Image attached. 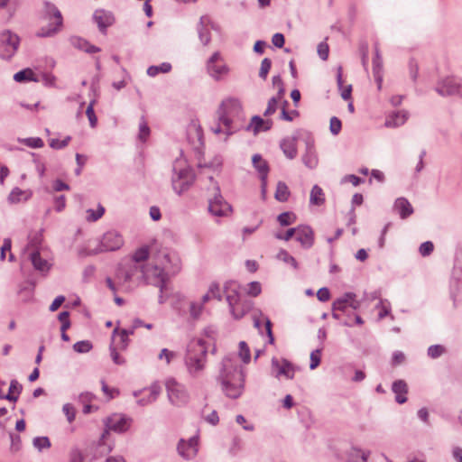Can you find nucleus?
Segmentation results:
<instances>
[{"label": "nucleus", "mask_w": 462, "mask_h": 462, "mask_svg": "<svg viewBox=\"0 0 462 462\" xmlns=\"http://www.w3.org/2000/svg\"><path fill=\"white\" fill-rule=\"evenodd\" d=\"M188 141L192 145L193 149L198 152H200L201 148L203 147V132L200 125L192 122L188 126Z\"/></svg>", "instance_id": "f3484780"}, {"label": "nucleus", "mask_w": 462, "mask_h": 462, "mask_svg": "<svg viewBox=\"0 0 462 462\" xmlns=\"http://www.w3.org/2000/svg\"><path fill=\"white\" fill-rule=\"evenodd\" d=\"M110 356L116 365H124L125 360L118 353V347L114 345H110Z\"/></svg>", "instance_id": "6e6d98bb"}, {"label": "nucleus", "mask_w": 462, "mask_h": 462, "mask_svg": "<svg viewBox=\"0 0 462 462\" xmlns=\"http://www.w3.org/2000/svg\"><path fill=\"white\" fill-rule=\"evenodd\" d=\"M283 97H279V96L272 97L267 104V107L263 112L264 116H270L275 113L278 107V104L282 102Z\"/></svg>", "instance_id": "c03bdc74"}, {"label": "nucleus", "mask_w": 462, "mask_h": 462, "mask_svg": "<svg viewBox=\"0 0 462 462\" xmlns=\"http://www.w3.org/2000/svg\"><path fill=\"white\" fill-rule=\"evenodd\" d=\"M427 352L430 358L436 359L445 354L446 348L442 345H432L429 346Z\"/></svg>", "instance_id": "3c124183"}, {"label": "nucleus", "mask_w": 462, "mask_h": 462, "mask_svg": "<svg viewBox=\"0 0 462 462\" xmlns=\"http://www.w3.org/2000/svg\"><path fill=\"white\" fill-rule=\"evenodd\" d=\"M407 116L404 112L396 113L391 120L386 122L387 126H399L405 123Z\"/></svg>", "instance_id": "8fccbe9b"}, {"label": "nucleus", "mask_w": 462, "mask_h": 462, "mask_svg": "<svg viewBox=\"0 0 462 462\" xmlns=\"http://www.w3.org/2000/svg\"><path fill=\"white\" fill-rule=\"evenodd\" d=\"M173 189L176 192L181 193L193 183L194 173L184 158L176 159L173 164Z\"/></svg>", "instance_id": "0eeeda50"}, {"label": "nucleus", "mask_w": 462, "mask_h": 462, "mask_svg": "<svg viewBox=\"0 0 462 462\" xmlns=\"http://www.w3.org/2000/svg\"><path fill=\"white\" fill-rule=\"evenodd\" d=\"M219 380L225 394L232 399L238 398L245 387V373L233 356H226L222 361Z\"/></svg>", "instance_id": "f257e3e1"}, {"label": "nucleus", "mask_w": 462, "mask_h": 462, "mask_svg": "<svg viewBox=\"0 0 462 462\" xmlns=\"http://www.w3.org/2000/svg\"><path fill=\"white\" fill-rule=\"evenodd\" d=\"M272 121L267 119L263 120L260 116H254L252 117L250 124L247 126L248 131H252L254 134H257L262 131H267L272 127Z\"/></svg>", "instance_id": "4be33fe9"}, {"label": "nucleus", "mask_w": 462, "mask_h": 462, "mask_svg": "<svg viewBox=\"0 0 462 462\" xmlns=\"http://www.w3.org/2000/svg\"><path fill=\"white\" fill-rule=\"evenodd\" d=\"M105 213V208L101 204H97L95 209L88 208L86 210V219L89 222H95L99 219Z\"/></svg>", "instance_id": "4c0bfd02"}, {"label": "nucleus", "mask_w": 462, "mask_h": 462, "mask_svg": "<svg viewBox=\"0 0 462 462\" xmlns=\"http://www.w3.org/2000/svg\"><path fill=\"white\" fill-rule=\"evenodd\" d=\"M342 76H343L342 67H338L337 74V86L341 91V97L345 100H349L351 98L352 86L347 85L346 87H343Z\"/></svg>", "instance_id": "c85d7f7f"}, {"label": "nucleus", "mask_w": 462, "mask_h": 462, "mask_svg": "<svg viewBox=\"0 0 462 462\" xmlns=\"http://www.w3.org/2000/svg\"><path fill=\"white\" fill-rule=\"evenodd\" d=\"M228 68L222 60L218 52H215L208 62V71L216 80L222 79L228 73Z\"/></svg>", "instance_id": "2eb2a0df"}, {"label": "nucleus", "mask_w": 462, "mask_h": 462, "mask_svg": "<svg viewBox=\"0 0 462 462\" xmlns=\"http://www.w3.org/2000/svg\"><path fill=\"white\" fill-rule=\"evenodd\" d=\"M165 388L169 402L178 407L184 406L189 400V394L186 387L174 378L165 381Z\"/></svg>", "instance_id": "9b49d317"}, {"label": "nucleus", "mask_w": 462, "mask_h": 462, "mask_svg": "<svg viewBox=\"0 0 462 462\" xmlns=\"http://www.w3.org/2000/svg\"><path fill=\"white\" fill-rule=\"evenodd\" d=\"M94 19L102 30L111 25L113 23L111 14L104 10H97L94 14Z\"/></svg>", "instance_id": "bb28decb"}, {"label": "nucleus", "mask_w": 462, "mask_h": 462, "mask_svg": "<svg viewBox=\"0 0 462 462\" xmlns=\"http://www.w3.org/2000/svg\"><path fill=\"white\" fill-rule=\"evenodd\" d=\"M73 349L77 353L85 354L92 349V344L88 340L78 341L73 345Z\"/></svg>", "instance_id": "de8ad7c7"}, {"label": "nucleus", "mask_w": 462, "mask_h": 462, "mask_svg": "<svg viewBox=\"0 0 462 462\" xmlns=\"http://www.w3.org/2000/svg\"><path fill=\"white\" fill-rule=\"evenodd\" d=\"M142 275L143 276V282L159 287L161 293H162L169 276L163 269L152 263V257L147 263L143 264Z\"/></svg>", "instance_id": "9d476101"}, {"label": "nucleus", "mask_w": 462, "mask_h": 462, "mask_svg": "<svg viewBox=\"0 0 462 462\" xmlns=\"http://www.w3.org/2000/svg\"><path fill=\"white\" fill-rule=\"evenodd\" d=\"M21 391L22 385L16 380H12L10 383L8 393L5 395V399L11 402H16Z\"/></svg>", "instance_id": "473e14b6"}, {"label": "nucleus", "mask_w": 462, "mask_h": 462, "mask_svg": "<svg viewBox=\"0 0 462 462\" xmlns=\"http://www.w3.org/2000/svg\"><path fill=\"white\" fill-rule=\"evenodd\" d=\"M150 134V129L147 125V123L144 120H142V122L139 125V139L143 142H144Z\"/></svg>", "instance_id": "774afa93"}, {"label": "nucleus", "mask_w": 462, "mask_h": 462, "mask_svg": "<svg viewBox=\"0 0 462 462\" xmlns=\"http://www.w3.org/2000/svg\"><path fill=\"white\" fill-rule=\"evenodd\" d=\"M14 79L16 82L37 81L34 72L31 69H25L14 74Z\"/></svg>", "instance_id": "f704fd0d"}, {"label": "nucleus", "mask_w": 462, "mask_h": 462, "mask_svg": "<svg viewBox=\"0 0 462 462\" xmlns=\"http://www.w3.org/2000/svg\"><path fill=\"white\" fill-rule=\"evenodd\" d=\"M281 148L284 154L290 159L294 158L297 154L296 140L294 138L289 137L283 139L281 143Z\"/></svg>", "instance_id": "cd10ccee"}, {"label": "nucleus", "mask_w": 462, "mask_h": 462, "mask_svg": "<svg viewBox=\"0 0 462 462\" xmlns=\"http://www.w3.org/2000/svg\"><path fill=\"white\" fill-rule=\"evenodd\" d=\"M143 264H137L128 260L119 264L116 279L121 284L139 285L143 282Z\"/></svg>", "instance_id": "6e6552de"}, {"label": "nucleus", "mask_w": 462, "mask_h": 462, "mask_svg": "<svg viewBox=\"0 0 462 462\" xmlns=\"http://www.w3.org/2000/svg\"><path fill=\"white\" fill-rule=\"evenodd\" d=\"M289 106L288 101L283 100L282 106L281 108V116L280 118L288 122L293 121L296 117H298L299 113L297 110L287 111L286 107Z\"/></svg>", "instance_id": "ea45409f"}, {"label": "nucleus", "mask_w": 462, "mask_h": 462, "mask_svg": "<svg viewBox=\"0 0 462 462\" xmlns=\"http://www.w3.org/2000/svg\"><path fill=\"white\" fill-rule=\"evenodd\" d=\"M393 211L398 213L401 218L404 219L413 213L411 204H395Z\"/></svg>", "instance_id": "79ce46f5"}, {"label": "nucleus", "mask_w": 462, "mask_h": 462, "mask_svg": "<svg viewBox=\"0 0 462 462\" xmlns=\"http://www.w3.org/2000/svg\"><path fill=\"white\" fill-rule=\"evenodd\" d=\"M97 244V247L89 249V254H97L103 252L118 250L124 245V238L118 231L109 230L102 236Z\"/></svg>", "instance_id": "f8f14e48"}, {"label": "nucleus", "mask_w": 462, "mask_h": 462, "mask_svg": "<svg viewBox=\"0 0 462 462\" xmlns=\"http://www.w3.org/2000/svg\"><path fill=\"white\" fill-rule=\"evenodd\" d=\"M178 453L185 459L193 458L199 451V437L193 436L189 440L180 439L177 446Z\"/></svg>", "instance_id": "dca6fc26"}, {"label": "nucleus", "mask_w": 462, "mask_h": 462, "mask_svg": "<svg viewBox=\"0 0 462 462\" xmlns=\"http://www.w3.org/2000/svg\"><path fill=\"white\" fill-rule=\"evenodd\" d=\"M31 191L30 190H23L19 188H15L10 193V201L11 202H21L26 201L31 199Z\"/></svg>", "instance_id": "2f4dec72"}, {"label": "nucleus", "mask_w": 462, "mask_h": 462, "mask_svg": "<svg viewBox=\"0 0 462 462\" xmlns=\"http://www.w3.org/2000/svg\"><path fill=\"white\" fill-rule=\"evenodd\" d=\"M19 142L31 148H42L44 145L43 141L39 137L20 139Z\"/></svg>", "instance_id": "603ef678"}, {"label": "nucleus", "mask_w": 462, "mask_h": 462, "mask_svg": "<svg viewBox=\"0 0 462 462\" xmlns=\"http://www.w3.org/2000/svg\"><path fill=\"white\" fill-rule=\"evenodd\" d=\"M27 257L31 261L34 270L43 275H46L52 266L51 263L41 256L39 250L29 252Z\"/></svg>", "instance_id": "a211bd4d"}, {"label": "nucleus", "mask_w": 462, "mask_h": 462, "mask_svg": "<svg viewBox=\"0 0 462 462\" xmlns=\"http://www.w3.org/2000/svg\"><path fill=\"white\" fill-rule=\"evenodd\" d=\"M218 121L225 127L227 135L236 130V124L244 118V109L241 101L236 97L223 99L217 111Z\"/></svg>", "instance_id": "7ed1b4c3"}, {"label": "nucleus", "mask_w": 462, "mask_h": 462, "mask_svg": "<svg viewBox=\"0 0 462 462\" xmlns=\"http://www.w3.org/2000/svg\"><path fill=\"white\" fill-rule=\"evenodd\" d=\"M206 303L201 300H194L189 302V315L193 319H198L200 318L203 310L204 305Z\"/></svg>", "instance_id": "7c9ffc66"}, {"label": "nucleus", "mask_w": 462, "mask_h": 462, "mask_svg": "<svg viewBox=\"0 0 462 462\" xmlns=\"http://www.w3.org/2000/svg\"><path fill=\"white\" fill-rule=\"evenodd\" d=\"M69 141H70L69 136H67L63 140L53 138V139L50 140V146L53 149H62L69 144Z\"/></svg>", "instance_id": "680f3d73"}, {"label": "nucleus", "mask_w": 462, "mask_h": 462, "mask_svg": "<svg viewBox=\"0 0 462 462\" xmlns=\"http://www.w3.org/2000/svg\"><path fill=\"white\" fill-rule=\"evenodd\" d=\"M290 191L287 185L284 182H278L275 191V199L279 201L288 200Z\"/></svg>", "instance_id": "a19ab883"}, {"label": "nucleus", "mask_w": 462, "mask_h": 462, "mask_svg": "<svg viewBox=\"0 0 462 462\" xmlns=\"http://www.w3.org/2000/svg\"><path fill=\"white\" fill-rule=\"evenodd\" d=\"M334 309L336 310H339L341 312H346L349 306L346 300V293H345L341 298H338L333 302Z\"/></svg>", "instance_id": "864d4df0"}, {"label": "nucleus", "mask_w": 462, "mask_h": 462, "mask_svg": "<svg viewBox=\"0 0 462 462\" xmlns=\"http://www.w3.org/2000/svg\"><path fill=\"white\" fill-rule=\"evenodd\" d=\"M105 430L101 434L97 443L95 445V452L91 460L99 458L114 448V443L107 440L110 431L118 434L126 432L133 424V419L123 413H113L103 420Z\"/></svg>", "instance_id": "f03ea898"}, {"label": "nucleus", "mask_w": 462, "mask_h": 462, "mask_svg": "<svg viewBox=\"0 0 462 462\" xmlns=\"http://www.w3.org/2000/svg\"><path fill=\"white\" fill-rule=\"evenodd\" d=\"M392 390L395 394V401L398 403L402 404L407 401L406 394L408 393V386L403 380L393 382Z\"/></svg>", "instance_id": "b1692460"}, {"label": "nucleus", "mask_w": 462, "mask_h": 462, "mask_svg": "<svg viewBox=\"0 0 462 462\" xmlns=\"http://www.w3.org/2000/svg\"><path fill=\"white\" fill-rule=\"evenodd\" d=\"M149 394L145 397L140 398L137 403L141 406H145L154 402L162 392V387L158 383H153L148 389Z\"/></svg>", "instance_id": "393cba45"}, {"label": "nucleus", "mask_w": 462, "mask_h": 462, "mask_svg": "<svg viewBox=\"0 0 462 462\" xmlns=\"http://www.w3.org/2000/svg\"><path fill=\"white\" fill-rule=\"evenodd\" d=\"M276 259L282 261L287 264H290L293 269H298V263L296 259L291 256L286 250L281 249L277 255Z\"/></svg>", "instance_id": "e433bc0d"}, {"label": "nucleus", "mask_w": 462, "mask_h": 462, "mask_svg": "<svg viewBox=\"0 0 462 462\" xmlns=\"http://www.w3.org/2000/svg\"><path fill=\"white\" fill-rule=\"evenodd\" d=\"M151 257L152 263L163 269L168 276L175 274L180 270V259L178 254L171 248L160 247L152 253Z\"/></svg>", "instance_id": "423d86ee"}, {"label": "nucleus", "mask_w": 462, "mask_h": 462, "mask_svg": "<svg viewBox=\"0 0 462 462\" xmlns=\"http://www.w3.org/2000/svg\"><path fill=\"white\" fill-rule=\"evenodd\" d=\"M150 260L149 258V251L148 248L145 246L140 247L137 249L132 255L131 259L129 261L134 262L137 264H145L144 262L146 260Z\"/></svg>", "instance_id": "72a5a7b5"}, {"label": "nucleus", "mask_w": 462, "mask_h": 462, "mask_svg": "<svg viewBox=\"0 0 462 462\" xmlns=\"http://www.w3.org/2000/svg\"><path fill=\"white\" fill-rule=\"evenodd\" d=\"M47 15L44 21L48 22L47 25H42L36 35L39 37H51L57 33L62 26V16L60 12L54 5L46 4Z\"/></svg>", "instance_id": "1a4fd4ad"}, {"label": "nucleus", "mask_w": 462, "mask_h": 462, "mask_svg": "<svg viewBox=\"0 0 462 462\" xmlns=\"http://www.w3.org/2000/svg\"><path fill=\"white\" fill-rule=\"evenodd\" d=\"M177 354L173 351H171L167 348H162L158 356L160 360H165L166 364L169 365L175 357Z\"/></svg>", "instance_id": "4d7b16f0"}, {"label": "nucleus", "mask_w": 462, "mask_h": 462, "mask_svg": "<svg viewBox=\"0 0 462 462\" xmlns=\"http://www.w3.org/2000/svg\"><path fill=\"white\" fill-rule=\"evenodd\" d=\"M41 244V238L38 235H36L34 237L30 238V241L25 248V254H29V252L39 250L38 246Z\"/></svg>", "instance_id": "0e129e2a"}, {"label": "nucleus", "mask_w": 462, "mask_h": 462, "mask_svg": "<svg viewBox=\"0 0 462 462\" xmlns=\"http://www.w3.org/2000/svg\"><path fill=\"white\" fill-rule=\"evenodd\" d=\"M296 240L305 248H310L314 244V232L309 226H297Z\"/></svg>", "instance_id": "6ab92c4d"}, {"label": "nucleus", "mask_w": 462, "mask_h": 462, "mask_svg": "<svg viewBox=\"0 0 462 462\" xmlns=\"http://www.w3.org/2000/svg\"><path fill=\"white\" fill-rule=\"evenodd\" d=\"M375 309L378 310V319L381 320L386 316H390L391 319H394L393 315L391 314V303L387 300H380L376 304Z\"/></svg>", "instance_id": "c756f323"}, {"label": "nucleus", "mask_w": 462, "mask_h": 462, "mask_svg": "<svg viewBox=\"0 0 462 462\" xmlns=\"http://www.w3.org/2000/svg\"><path fill=\"white\" fill-rule=\"evenodd\" d=\"M58 318L59 320L61 322L60 331L65 332L70 327L69 311L60 312Z\"/></svg>", "instance_id": "052dcab7"}, {"label": "nucleus", "mask_w": 462, "mask_h": 462, "mask_svg": "<svg viewBox=\"0 0 462 462\" xmlns=\"http://www.w3.org/2000/svg\"><path fill=\"white\" fill-rule=\"evenodd\" d=\"M19 37L6 30L0 33V56L3 59H10L17 51L19 47Z\"/></svg>", "instance_id": "ddd939ff"}, {"label": "nucleus", "mask_w": 462, "mask_h": 462, "mask_svg": "<svg viewBox=\"0 0 462 462\" xmlns=\"http://www.w3.org/2000/svg\"><path fill=\"white\" fill-rule=\"evenodd\" d=\"M73 44L76 48L82 50L88 53H95V52L99 51V48L90 44L89 42H88L87 41H85L83 39H79V38L74 39Z\"/></svg>", "instance_id": "c9c22d12"}, {"label": "nucleus", "mask_w": 462, "mask_h": 462, "mask_svg": "<svg viewBox=\"0 0 462 462\" xmlns=\"http://www.w3.org/2000/svg\"><path fill=\"white\" fill-rule=\"evenodd\" d=\"M277 220L282 226H287L295 223L296 216L292 212H283L277 217Z\"/></svg>", "instance_id": "37998d69"}, {"label": "nucleus", "mask_w": 462, "mask_h": 462, "mask_svg": "<svg viewBox=\"0 0 462 462\" xmlns=\"http://www.w3.org/2000/svg\"><path fill=\"white\" fill-rule=\"evenodd\" d=\"M320 356H321V349H316V350H313L311 353H310V368L311 370H314L315 368H317L319 364H320Z\"/></svg>", "instance_id": "5fc2aeb1"}, {"label": "nucleus", "mask_w": 462, "mask_h": 462, "mask_svg": "<svg viewBox=\"0 0 462 462\" xmlns=\"http://www.w3.org/2000/svg\"><path fill=\"white\" fill-rule=\"evenodd\" d=\"M239 357L245 364H247L251 360V353L247 344L245 341L239 342Z\"/></svg>", "instance_id": "49530a36"}, {"label": "nucleus", "mask_w": 462, "mask_h": 462, "mask_svg": "<svg viewBox=\"0 0 462 462\" xmlns=\"http://www.w3.org/2000/svg\"><path fill=\"white\" fill-rule=\"evenodd\" d=\"M271 66H272V61L270 59L268 58H264L262 62H261V68H260V71H259V76L265 79L270 69H271Z\"/></svg>", "instance_id": "bf43d9fd"}, {"label": "nucleus", "mask_w": 462, "mask_h": 462, "mask_svg": "<svg viewBox=\"0 0 462 462\" xmlns=\"http://www.w3.org/2000/svg\"><path fill=\"white\" fill-rule=\"evenodd\" d=\"M171 69V65L168 62H163L158 66H151L147 69V74L151 77H155L160 73H168Z\"/></svg>", "instance_id": "58836bf2"}, {"label": "nucleus", "mask_w": 462, "mask_h": 462, "mask_svg": "<svg viewBox=\"0 0 462 462\" xmlns=\"http://www.w3.org/2000/svg\"><path fill=\"white\" fill-rule=\"evenodd\" d=\"M207 347L202 339H192L187 346L185 365L189 374L197 377L203 371L206 364Z\"/></svg>", "instance_id": "39448f33"}, {"label": "nucleus", "mask_w": 462, "mask_h": 462, "mask_svg": "<svg viewBox=\"0 0 462 462\" xmlns=\"http://www.w3.org/2000/svg\"><path fill=\"white\" fill-rule=\"evenodd\" d=\"M325 200V193L323 189L315 185L310 191V202H324Z\"/></svg>", "instance_id": "09e8293b"}, {"label": "nucleus", "mask_w": 462, "mask_h": 462, "mask_svg": "<svg viewBox=\"0 0 462 462\" xmlns=\"http://www.w3.org/2000/svg\"><path fill=\"white\" fill-rule=\"evenodd\" d=\"M32 444L39 451H42L43 449H47L51 447V441L48 437H36L33 439Z\"/></svg>", "instance_id": "a18cd8bd"}, {"label": "nucleus", "mask_w": 462, "mask_h": 462, "mask_svg": "<svg viewBox=\"0 0 462 462\" xmlns=\"http://www.w3.org/2000/svg\"><path fill=\"white\" fill-rule=\"evenodd\" d=\"M434 250V245L430 241H426L420 245L419 252L422 256L430 255Z\"/></svg>", "instance_id": "e2e57ef3"}, {"label": "nucleus", "mask_w": 462, "mask_h": 462, "mask_svg": "<svg viewBox=\"0 0 462 462\" xmlns=\"http://www.w3.org/2000/svg\"><path fill=\"white\" fill-rule=\"evenodd\" d=\"M205 303L212 299L221 300V289L217 282H211L208 286V291L200 298Z\"/></svg>", "instance_id": "a878e982"}, {"label": "nucleus", "mask_w": 462, "mask_h": 462, "mask_svg": "<svg viewBox=\"0 0 462 462\" xmlns=\"http://www.w3.org/2000/svg\"><path fill=\"white\" fill-rule=\"evenodd\" d=\"M346 300L349 308L358 310L361 306L360 300H356V295L353 292H346Z\"/></svg>", "instance_id": "338daca9"}, {"label": "nucleus", "mask_w": 462, "mask_h": 462, "mask_svg": "<svg viewBox=\"0 0 462 462\" xmlns=\"http://www.w3.org/2000/svg\"><path fill=\"white\" fill-rule=\"evenodd\" d=\"M252 162H253L254 169L259 173L261 182H262V189H263V190H264L265 186H266L267 176H268V173L270 171L268 162L260 154L253 155Z\"/></svg>", "instance_id": "aec40b11"}, {"label": "nucleus", "mask_w": 462, "mask_h": 462, "mask_svg": "<svg viewBox=\"0 0 462 462\" xmlns=\"http://www.w3.org/2000/svg\"><path fill=\"white\" fill-rule=\"evenodd\" d=\"M272 372L273 375L278 379L284 377L291 380L294 377L295 367L289 360L285 358L273 357Z\"/></svg>", "instance_id": "4468645a"}, {"label": "nucleus", "mask_w": 462, "mask_h": 462, "mask_svg": "<svg viewBox=\"0 0 462 462\" xmlns=\"http://www.w3.org/2000/svg\"><path fill=\"white\" fill-rule=\"evenodd\" d=\"M224 292L234 319H242L252 309L253 301L240 292V286L236 282H226Z\"/></svg>", "instance_id": "20e7f679"}, {"label": "nucleus", "mask_w": 462, "mask_h": 462, "mask_svg": "<svg viewBox=\"0 0 462 462\" xmlns=\"http://www.w3.org/2000/svg\"><path fill=\"white\" fill-rule=\"evenodd\" d=\"M208 210L215 217H227L233 212L231 204H208Z\"/></svg>", "instance_id": "5701e85b"}, {"label": "nucleus", "mask_w": 462, "mask_h": 462, "mask_svg": "<svg viewBox=\"0 0 462 462\" xmlns=\"http://www.w3.org/2000/svg\"><path fill=\"white\" fill-rule=\"evenodd\" d=\"M273 86L277 89V96L279 97H283L284 95V88H283V82L280 76H274L273 78Z\"/></svg>", "instance_id": "69168bd1"}, {"label": "nucleus", "mask_w": 462, "mask_h": 462, "mask_svg": "<svg viewBox=\"0 0 462 462\" xmlns=\"http://www.w3.org/2000/svg\"><path fill=\"white\" fill-rule=\"evenodd\" d=\"M132 334H134V328L122 329L120 332L115 329L111 345L116 346L120 350H125L128 346L129 336Z\"/></svg>", "instance_id": "412c9836"}, {"label": "nucleus", "mask_w": 462, "mask_h": 462, "mask_svg": "<svg viewBox=\"0 0 462 462\" xmlns=\"http://www.w3.org/2000/svg\"><path fill=\"white\" fill-rule=\"evenodd\" d=\"M262 291L261 283L258 282H251L247 285L246 292L248 295L256 297L258 296Z\"/></svg>", "instance_id": "13d9d810"}]
</instances>
